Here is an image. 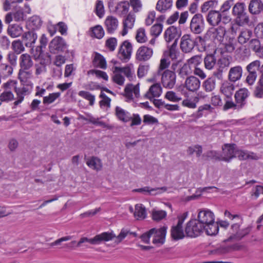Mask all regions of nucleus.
I'll return each instance as SVG.
<instances>
[{"label": "nucleus", "instance_id": "f257e3e1", "mask_svg": "<svg viewBox=\"0 0 263 263\" xmlns=\"http://www.w3.org/2000/svg\"><path fill=\"white\" fill-rule=\"evenodd\" d=\"M224 216L231 220L236 219L237 222L231 224L230 229L231 235L229 240H240L247 235L251 231V227L248 226L240 229V227L243 223V218L239 214H232L228 210L224 212Z\"/></svg>", "mask_w": 263, "mask_h": 263}, {"label": "nucleus", "instance_id": "f03ea898", "mask_svg": "<svg viewBox=\"0 0 263 263\" xmlns=\"http://www.w3.org/2000/svg\"><path fill=\"white\" fill-rule=\"evenodd\" d=\"M197 220L203 225L205 232L208 235H215L218 232V224L215 221L214 213L209 210H202L199 211Z\"/></svg>", "mask_w": 263, "mask_h": 263}, {"label": "nucleus", "instance_id": "7ed1b4c3", "mask_svg": "<svg viewBox=\"0 0 263 263\" xmlns=\"http://www.w3.org/2000/svg\"><path fill=\"white\" fill-rule=\"evenodd\" d=\"M205 228L197 219H193L189 221L184 229V232L182 230V239L185 237L195 238L200 235Z\"/></svg>", "mask_w": 263, "mask_h": 263}, {"label": "nucleus", "instance_id": "20e7f679", "mask_svg": "<svg viewBox=\"0 0 263 263\" xmlns=\"http://www.w3.org/2000/svg\"><path fill=\"white\" fill-rule=\"evenodd\" d=\"M116 235L112 232H106L97 235L93 238L82 237L77 243V247H80L82 243L88 242L92 245L100 244L102 241H108L115 238Z\"/></svg>", "mask_w": 263, "mask_h": 263}, {"label": "nucleus", "instance_id": "39448f33", "mask_svg": "<svg viewBox=\"0 0 263 263\" xmlns=\"http://www.w3.org/2000/svg\"><path fill=\"white\" fill-rule=\"evenodd\" d=\"M133 46L128 41H124L121 44L118 52V58L123 62H127L130 59Z\"/></svg>", "mask_w": 263, "mask_h": 263}, {"label": "nucleus", "instance_id": "423d86ee", "mask_svg": "<svg viewBox=\"0 0 263 263\" xmlns=\"http://www.w3.org/2000/svg\"><path fill=\"white\" fill-rule=\"evenodd\" d=\"M226 33V28L222 26H219L216 28H212L209 31L212 40L216 44H221L223 42Z\"/></svg>", "mask_w": 263, "mask_h": 263}, {"label": "nucleus", "instance_id": "0eeeda50", "mask_svg": "<svg viewBox=\"0 0 263 263\" xmlns=\"http://www.w3.org/2000/svg\"><path fill=\"white\" fill-rule=\"evenodd\" d=\"M191 29L195 33H200L204 28V21L200 14L195 15L192 18L190 24Z\"/></svg>", "mask_w": 263, "mask_h": 263}, {"label": "nucleus", "instance_id": "6e6552de", "mask_svg": "<svg viewBox=\"0 0 263 263\" xmlns=\"http://www.w3.org/2000/svg\"><path fill=\"white\" fill-rule=\"evenodd\" d=\"M236 149L235 144H225L222 147V152L220 154L221 161L230 162L236 157Z\"/></svg>", "mask_w": 263, "mask_h": 263}, {"label": "nucleus", "instance_id": "1a4fd4ad", "mask_svg": "<svg viewBox=\"0 0 263 263\" xmlns=\"http://www.w3.org/2000/svg\"><path fill=\"white\" fill-rule=\"evenodd\" d=\"M133 95L137 98L140 97V88L138 84L134 85L132 84H128L124 88L123 96L127 102L133 100Z\"/></svg>", "mask_w": 263, "mask_h": 263}, {"label": "nucleus", "instance_id": "9d476101", "mask_svg": "<svg viewBox=\"0 0 263 263\" xmlns=\"http://www.w3.org/2000/svg\"><path fill=\"white\" fill-rule=\"evenodd\" d=\"M162 74L161 82L165 88H172L176 83V74L170 70H165Z\"/></svg>", "mask_w": 263, "mask_h": 263}, {"label": "nucleus", "instance_id": "9b49d317", "mask_svg": "<svg viewBox=\"0 0 263 263\" xmlns=\"http://www.w3.org/2000/svg\"><path fill=\"white\" fill-rule=\"evenodd\" d=\"M32 71L31 69H19L18 79L23 85L32 88L33 83L31 81V79L32 78Z\"/></svg>", "mask_w": 263, "mask_h": 263}, {"label": "nucleus", "instance_id": "f8f14e48", "mask_svg": "<svg viewBox=\"0 0 263 263\" xmlns=\"http://www.w3.org/2000/svg\"><path fill=\"white\" fill-rule=\"evenodd\" d=\"M153 54V50L151 48L145 46L140 47L137 50L136 59L139 61H146L149 60Z\"/></svg>", "mask_w": 263, "mask_h": 263}, {"label": "nucleus", "instance_id": "ddd939ff", "mask_svg": "<svg viewBox=\"0 0 263 263\" xmlns=\"http://www.w3.org/2000/svg\"><path fill=\"white\" fill-rule=\"evenodd\" d=\"M155 231L153 232L154 238L153 243L157 246H160L164 243L165 241L167 226H164L159 229L153 228Z\"/></svg>", "mask_w": 263, "mask_h": 263}, {"label": "nucleus", "instance_id": "4468645a", "mask_svg": "<svg viewBox=\"0 0 263 263\" xmlns=\"http://www.w3.org/2000/svg\"><path fill=\"white\" fill-rule=\"evenodd\" d=\"M49 48L50 52L52 53L63 51L66 48V44L62 37L57 36L50 42Z\"/></svg>", "mask_w": 263, "mask_h": 263}, {"label": "nucleus", "instance_id": "2eb2a0df", "mask_svg": "<svg viewBox=\"0 0 263 263\" xmlns=\"http://www.w3.org/2000/svg\"><path fill=\"white\" fill-rule=\"evenodd\" d=\"M179 36L175 40L169 49V56L172 61L180 59L181 40L179 41Z\"/></svg>", "mask_w": 263, "mask_h": 263}, {"label": "nucleus", "instance_id": "dca6fc26", "mask_svg": "<svg viewBox=\"0 0 263 263\" xmlns=\"http://www.w3.org/2000/svg\"><path fill=\"white\" fill-rule=\"evenodd\" d=\"M136 16L134 13L130 12L123 21V29L121 32L122 36L126 35L128 30L134 27Z\"/></svg>", "mask_w": 263, "mask_h": 263}, {"label": "nucleus", "instance_id": "f3484780", "mask_svg": "<svg viewBox=\"0 0 263 263\" xmlns=\"http://www.w3.org/2000/svg\"><path fill=\"white\" fill-rule=\"evenodd\" d=\"M111 70L112 72H120V73H123L129 81L133 80L135 78L134 66L132 64L127 65L124 67L114 66Z\"/></svg>", "mask_w": 263, "mask_h": 263}, {"label": "nucleus", "instance_id": "a211bd4d", "mask_svg": "<svg viewBox=\"0 0 263 263\" xmlns=\"http://www.w3.org/2000/svg\"><path fill=\"white\" fill-rule=\"evenodd\" d=\"M105 27L108 33L112 34L115 32L119 26L118 19L114 16H108L104 22Z\"/></svg>", "mask_w": 263, "mask_h": 263}, {"label": "nucleus", "instance_id": "6ab92c4d", "mask_svg": "<svg viewBox=\"0 0 263 263\" xmlns=\"http://www.w3.org/2000/svg\"><path fill=\"white\" fill-rule=\"evenodd\" d=\"M19 65L20 69H31L34 65L32 57L27 53L22 54L19 58Z\"/></svg>", "mask_w": 263, "mask_h": 263}, {"label": "nucleus", "instance_id": "aec40b11", "mask_svg": "<svg viewBox=\"0 0 263 263\" xmlns=\"http://www.w3.org/2000/svg\"><path fill=\"white\" fill-rule=\"evenodd\" d=\"M242 68L238 65L231 67L229 71L228 79L231 82H235L239 80L242 75Z\"/></svg>", "mask_w": 263, "mask_h": 263}, {"label": "nucleus", "instance_id": "412c9836", "mask_svg": "<svg viewBox=\"0 0 263 263\" xmlns=\"http://www.w3.org/2000/svg\"><path fill=\"white\" fill-rule=\"evenodd\" d=\"M206 20L210 25L217 26L222 20V14L218 11L211 10L207 15Z\"/></svg>", "mask_w": 263, "mask_h": 263}, {"label": "nucleus", "instance_id": "4be33fe9", "mask_svg": "<svg viewBox=\"0 0 263 263\" xmlns=\"http://www.w3.org/2000/svg\"><path fill=\"white\" fill-rule=\"evenodd\" d=\"M200 86V81L194 76H190L186 78L184 83V87L188 90L193 92L197 91Z\"/></svg>", "mask_w": 263, "mask_h": 263}, {"label": "nucleus", "instance_id": "5701e85b", "mask_svg": "<svg viewBox=\"0 0 263 263\" xmlns=\"http://www.w3.org/2000/svg\"><path fill=\"white\" fill-rule=\"evenodd\" d=\"M22 38L27 47H33L37 39V35L34 32L30 31L23 33Z\"/></svg>", "mask_w": 263, "mask_h": 263}, {"label": "nucleus", "instance_id": "b1692460", "mask_svg": "<svg viewBox=\"0 0 263 263\" xmlns=\"http://www.w3.org/2000/svg\"><path fill=\"white\" fill-rule=\"evenodd\" d=\"M249 96V91L246 88H241L235 94V101L239 108H241L246 103V100Z\"/></svg>", "mask_w": 263, "mask_h": 263}, {"label": "nucleus", "instance_id": "393cba45", "mask_svg": "<svg viewBox=\"0 0 263 263\" xmlns=\"http://www.w3.org/2000/svg\"><path fill=\"white\" fill-rule=\"evenodd\" d=\"M162 93V88L159 83H156L152 85L148 91L145 94V97L151 101L156 97L160 96Z\"/></svg>", "mask_w": 263, "mask_h": 263}, {"label": "nucleus", "instance_id": "a878e982", "mask_svg": "<svg viewBox=\"0 0 263 263\" xmlns=\"http://www.w3.org/2000/svg\"><path fill=\"white\" fill-rule=\"evenodd\" d=\"M32 88L29 87H23L22 88L15 87L14 91L17 95V100L14 102V105H17L21 103L24 100V97L29 95Z\"/></svg>", "mask_w": 263, "mask_h": 263}, {"label": "nucleus", "instance_id": "bb28decb", "mask_svg": "<svg viewBox=\"0 0 263 263\" xmlns=\"http://www.w3.org/2000/svg\"><path fill=\"white\" fill-rule=\"evenodd\" d=\"M250 13L254 15L259 14L263 10V3L261 0H251L248 6Z\"/></svg>", "mask_w": 263, "mask_h": 263}, {"label": "nucleus", "instance_id": "cd10ccee", "mask_svg": "<svg viewBox=\"0 0 263 263\" xmlns=\"http://www.w3.org/2000/svg\"><path fill=\"white\" fill-rule=\"evenodd\" d=\"M115 115L118 119L123 122L127 123L130 121V113L119 106L116 107Z\"/></svg>", "mask_w": 263, "mask_h": 263}, {"label": "nucleus", "instance_id": "c85d7f7f", "mask_svg": "<svg viewBox=\"0 0 263 263\" xmlns=\"http://www.w3.org/2000/svg\"><path fill=\"white\" fill-rule=\"evenodd\" d=\"M234 22L242 26H250L252 25V22L247 11L235 16Z\"/></svg>", "mask_w": 263, "mask_h": 263}, {"label": "nucleus", "instance_id": "c756f323", "mask_svg": "<svg viewBox=\"0 0 263 263\" xmlns=\"http://www.w3.org/2000/svg\"><path fill=\"white\" fill-rule=\"evenodd\" d=\"M194 42L189 34L182 37V51L185 52H190L194 48Z\"/></svg>", "mask_w": 263, "mask_h": 263}, {"label": "nucleus", "instance_id": "7c9ffc66", "mask_svg": "<svg viewBox=\"0 0 263 263\" xmlns=\"http://www.w3.org/2000/svg\"><path fill=\"white\" fill-rule=\"evenodd\" d=\"M129 9V3L124 1L117 3L115 7V12L119 16H122L127 13Z\"/></svg>", "mask_w": 263, "mask_h": 263}, {"label": "nucleus", "instance_id": "2f4dec72", "mask_svg": "<svg viewBox=\"0 0 263 263\" xmlns=\"http://www.w3.org/2000/svg\"><path fill=\"white\" fill-rule=\"evenodd\" d=\"M23 32V27L17 24L10 25L7 28V33L12 38L21 36Z\"/></svg>", "mask_w": 263, "mask_h": 263}, {"label": "nucleus", "instance_id": "473e14b6", "mask_svg": "<svg viewBox=\"0 0 263 263\" xmlns=\"http://www.w3.org/2000/svg\"><path fill=\"white\" fill-rule=\"evenodd\" d=\"M181 34H178L177 28L174 26L168 27L165 31L164 37L167 42H171L173 39H177Z\"/></svg>", "mask_w": 263, "mask_h": 263}, {"label": "nucleus", "instance_id": "72a5a7b5", "mask_svg": "<svg viewBox=\"0 0 263 263\" xmlns=\"http://www.w3.org/2000/svg\"><path fill=\"white\" fill-rule=\"evenodd\" d=\"M235 89L234 85L230 81H226L220 87V91L227 98L231 97Z\"/></svg>", "mask_w": 263, "mask_h": 263}, {"label": "nucleus", "instance_id": "f704fd0d", "mask_svg": "<svg viewBox=\"0 0 263 263\" xmlns=\"http://www.w3.org/2000/svg\"><path fill=\"white\" fill-rule=\"evenodd\" d=\"M92 64L94 67L105 69L107 67L105 59L101 54L96 52L92 60Z\"/></svg>", "mask_w": 263, "mask_h": 263}, {"label": "nucleus", "instance_id": "c9c22d12", "mask_svg": "<svg viewBox=\"0 0 263 263\" xmlns=\"http://www.w3.org/2000/svg\"><path fill=\"white\" fill-rule=\"evenodd\" d=\"M252 35V31L251 30L243 29L240 31L237 37L238 42L241 45H243L249 41Z\"/></svg>", "mask_w": 263, "mask_h": 263}, {"label": "nucleus", "instance_id": "e433bc0d", "mask_svg": "<svg viewBox=\"0 0 263 263\" xmlns=\"http://www.w3.org/2000/svg\"><path fill=\"white\" fill-rule=\"evenodd\" d=\"M247 11L246 5L244 2H238L236 3L232 9V15L235 17L239 14Z\"/></svg>", "mask_w": 263, "mask_h": 263}, {"label": "nucleus", "instance_id": "4c0bfd02", "mask_svg": "<svg viewBox=\"0 0 263 263\" xmlns=\"http://www.w3.org/2000/svg\"><path fill=\"white\" fill-rule=\"evenodd\" d=\"M134 213L135 218L138 220L145 219L146 217V212L145 207L142 204H137L135 205Z\"/></svg>", "mask_w": 263, "mask_h": 263}, {"label": "nucleus", "instance_id": "58836bf2", "mask_svg": "<svg viewBox=\"0 0 263 263\" xmlns=\"http://www.w3.org/2000/svg\"><path fill=\"white\" fill-rule=\"evenodd\" d=\"M202 159L204 161L214 160L215 161H221L220 154L218 152L210 150L204 153L202 156Z\"/></svg>", "mask_w": 263, "mask_h": 263}, {"label": "nucleus", "instance_id": "ea45409f", "mask_svg": "<svg viewBox=\"0 0 263 263\" xmlns=\"http://www.w3.org/2000/svg\"><path fill=\"white\" fill-rule=\"evenodd\" d=\"M86 164L90 168L97 171L101 170L102 167L101 160L96 157H92L88 159L86 162Z\"/></svg>", "mask_w": 263, "mask_h": 263}, {"label": "nucleus", "instance_id": "a19ab883", "mask_svg": "<svg viewBox=\"0 0 263 263\" xmlns=\"http://www.w3.org/2000/svg\"><path fill=\"white\" fill-rule=\"evenodd\" d=\"M236 157H238L240 160H243L247 159H256L257 157L252 152H249L247 151L241 149H236Z\"/></svg>", "mask_w": 263, "mask_h": 263}, {"label": "nucleus", "instance_id": "79ce46f5", "mask_svg": "<svg viewBox=\"0 0 263 263\" xmlns=\"http://www.w3.org/2000/svg\"><path fill=\"white\" fill-rule=\"evenodd\" d=\"M172 6V0H159L156 5L157 10L164 12Z\"/></svg>", "mask_w": 263, "mask_h": 263}, {"label": "nucleus", "instance_id": "37998d69", "mask_svg": "<svg viewBox=\"0 0 263 263\" xmlns=\"http://www.w3.org/2000/svg\"><path fill=\"white\" fill-rule=\"evenodd\" d=\"M162 189L163 188H151L149 186H145L144 187L135 189L134 191L141 193L146 195H155L159 193V191Z\"/></svg>", "mask_w": 263, "mask_h": 263}, {"label": "nucleus", "instance_id": "c03bdc74", "mask_svg": "<svg viewBox=\"0 0 263 263\" xmlns=\"http://www.w3.org/2000/svg\"><path fill=\"white\" fill-rule=\"evenodd\" d=\"M13 71V68L12 66L7 64H1L0 65V78H8L12 74Z\"/></svg>", "mask_w": 263, "mask_h": 263}, {"label": "nucleus", "instance_id": "a18cd8bd", "mask_svg": "<svg viewBox=\"0 0 263 263\" xmlns=\"http://www.w3.org/2000/svg\"><path fill=\"white\" fill-rule=\"evenodd\" d=\"M177 224L173 226L171 229V236L174 240L181 239V218L178 217Z\"/></svg>", "mask_w": 263, "mask_h": 263}, {"label": "nucleus", "instance_id": "49530a36", "mask_svg": "<svg viewBox=\"0 0 263 263\" xmlns=\"http://www.w3.org/2000/svg\"><path fill=\"white\" fill-rule=\"evenodd\" d=\"M91 36L98 39H102L104 35V31L101 25H96L91 28Z\"/></svg>", "mask_w": 263, "mask_h": 263}, {"label": "nucleus", "instance_id": "de8ad7c7", "mask_svg": "<svg viewBox=\"0 0 263 263\" xmlns=\"http://www.w3.org/2000/svg\"><path fill=\"white\" fill-rule=\"evenodd\" d=\"M202 59L201 55H196L192 57L187 60V64L194 70L199 65L201 64Z\"/></svg>", "mask_w": 263, "mask_h": 263}, {"label": "nucleus", "instance_id": "09e8293b", "mask_svg": "<svg viewBox=\"0 0 263 263\" xmlns=\"http://www.w3.org/2000/svg\"><path fill=\"white\" fill-rule=\"evenodd\" d=\"M42 21L39 16L34 15L29 19V25L33 30L39 29L42 26Z\"/></svg>", "mask_w": 263, "mask_h": 263}, {"label": "nucleus", "instance_id": "8fccbe9b", "mask_svg": "<svg viewBox=\"0 0 263 263\" xmlns=\"http://www.w3.org/2000/svg\"><path fill=\"white\" fill-rule=\"evenodd\" d=\"M11 47L12 49V51L15 53L20 54L22 52L25 51V47L23 44V41L20 40H15L12 42Z\"/></svg>", "mask_w": 263, "mask_h": 263}, {"label": "nucleus", "instance_id": "3c124183", "mask_svg": "<svg viewBox=\"0 0 263 263\" xmlns=\"http://www.w3.org/2000/svg\"><path fill=\"white\" fill-rule=\"evenodd\" d=\"M216 58L214 54L207 55L204 59V66L207 69H212L216 64Z\"/></svg>", "mask_w": 263, "mask_h": 263}, {"label": "nucleus", "instance_id": "603ef678", "mask_svg": "<svg viewBox=\"0 0 263 263\" xmlns=\"http://www.w3.org/2000/svg\"><path fill=\"white\" fill-rule=\"evenodd\" d=\"M199 101V98L195 96L189 99L184 100L182 102V104L190 108H195L196 107V104Z\"/></svg>", "mask_w": 263, "mask_h": 263}, {"label": "nucleus", "instance_id": "864d4df0", "mask_svg": "<svg viewBox=\"0 0 263 263\" xmlns=\"http://www.w3.org/2000/svg\"><path fill=\"white\" fill-rule=\"evenodd\" d=\"M260 65V62L258 60H255L248 65L246 69L248 73L257 74V71L259 69Z\"/></svg>", "mask_w": 263, "mask_h": 263}, {"label": "nucleus", "instance_id": "5fc2aeb1", "mask_svg": "<svg viewBox=\"0 0 263 263\" xmlns=\"http://www.w3.org/2000/svg\"><path fill=\"white\" fill-rule=\"evenodd\" d=\"M136 39L138 43H144L147 40L145 30L143 28H140L137 31Z\"/></svg>", "mask_w": 263, "mask_h": 263}, {"label": "nucleus", "instance_id": "6e6d98bb", "mask_svg": "<svg viewBox=\"0 0 263 263\" xmlns=\"http://www.w3.org/2000/svg\"><path fill=\"white\" fill-rule=\"evenodd\" d=\"M15 12L13 13V18L16 22L23 21L25 19V15L22 8L15 6Z\"/></svg>", "mask_w": 263, "mask_h": 263}, {"label": "nucleus", "instance_id": "4d7b16f0", "mask_svg": "<svg viewBox=\"0 0 263 263\" xmlns=\"http://www.w3.org/2000/svg\"><path fill=\"white\" fill-rule=\"evenodd\" d=\"M78 95L89 102V105L92 106L94 104L95 96L88 91L81 90L78 93Z\"/></svg>", "mask_w": 263, "mask_h": 263}, {"label": "nucleus", "instance_id": "13d9d810", "mask_svg": "<svg viewBox=\"0 0 263 263\" xmlns=\"http://www.w3.org/2000/svg\"><path fill=\"white\" fill-rule=\"evenodd\" d=\"M61 96L60 92H53L49 93L48 96L43 98V103L44 104H50L55 101L56 99L59 98Z\"/></svg>", "mask_w": 263, "mask_h": 263}, {"label": "nucleus", "instance_id": "bf43d9fd", "mask_svg": "<svg viewBox=\"0 0 263 263\" xmlns=\"http://www.w3.org/2000/svg\"><path fill=\"white\" fill-rule=\"evenodd\" d=\"M187 154L189 155H192L195 153L197 157H200L202 153V147L200 145H195L192 146H190L187 150Z\"/></svg>", "mask_w": 263, "mask_h": 263}, {"label": "nucleus", "instance_id": "052dcab7", "mask_svg": "<svg viewBox=\"0 0 263 263\" xmlns=\"http://www.w3.org/2000/svg\"><path fill=\"white\" fill-rule=\"evenodd\" d=\"M203 86L206 91H212L215 87V80L212 78H208L204 82Z\"/></svg>", "mask_w": 263, "mask_h": 263}, {"label": "nucleus", "instance_id": "680f3d73", "mask_svg": "<svg viewBox=\"0 0 263 263\" xmlns=\"http://www.w3.org/2000/svg\"><path fill=\"white\" fill-rule=\"evenodd\" d=\"M14 99V95L10 90H5L0 95L1 102H9Z\"/></svg>", "mask_w": 263, "mask_h": 263}, {"label": "nucleus", "instance_id": "e2e57ef3", "mask_svg": "<svg viewBox=\"0 0 263 263\" xmlns=\"http://www.w3.org/2000/svg\"><path fill=\"white\" fill-rule=\"evenodd\" d=\"M166 216V212L163 210H154L152 212V218L155 221H159Z\"/></svg>", "mask_w": 263, "mask_h": 263}, {"label": "nucleus", "instance_id": "0e129e2a", "mask_svg": "<svg viewBox=\"0 0 263 263\" xmlns=\"http://www.w3.org/2000/svg\"><path fill=\"white\" fill-rule=\"evenodd\" d=\"M260 41L257 39H252L249 42V47L255 53L259 52L261 49Z\"/></svg>", "mask_w": 263, "mask_h": 263}, {"label": "nucleus", "instance_id": "69168bd1", "mask_svg": "<svg viewBox=\"0 0 263 263\" xmlns=\"http://www.w3.org/2000/svg\"><path fill=\"white\" fill-rule=\"evenodd\" d=\"M163 25L161 24H157L153 25L151 28V34L155 37H158L161 33Z\"/></svg>", "mask_w": 263, "mask_h": 263}, {"label": "nucleus", "instance_id": "338daca9", "mask_svg": "<svg viewBox=\"0 0 263 263\" xmlns=\"http://www.w3.org/2000/svg\"><path fill=\"white\" fill-rule=\"evenodd\" d=\"M149 69V65L148 64L140 65L137 71L138 77L139 78L144 77L147 73Z\"/></svg>", "mask_w": 263, "mask_h": 263}, {"label": "nucleus", "instance_id": "774afa93", "mask_svg": "<svg viewBox=\"0 0 263 263\" xmlns=\"http://www.w3.org/2000/svg\"><path fill=\"white\" fill-rule=\"evenodd\" d=\"M112 77L113 81L119 85H123L124 83L125 78L120 74V72H113Z\"/></svg>", "mask_w": 263, "mask_h": 263}]
</instances>
